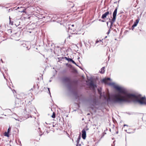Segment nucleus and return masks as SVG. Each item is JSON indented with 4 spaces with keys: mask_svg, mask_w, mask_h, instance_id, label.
I'll use <instances>...</instances> for the list:
<instances>
[{
    "mask_svg": "<svg viewBox=\"0 0 146 146\" xmlns=\"http://www.w3.org/2000/svg\"><path fill=\"white\" fill-rule=\"evenodd\" d=\"M114 88L119 92V94L113 96V100L115 102L122 103L132 101L138 102L141 104H146V98L145 97L140 98L139 96L128 93L124 89L117 86H115Z\"/></svg>",
    "mask_w": 146,
    "mask_h": 146,
    "instance_id": "nucleus-1",
    "label": "nucleus"
},
{
    "mask_svg": "<svg viewBox=\"0 0 146 146\" xmlns=\"http://www.w3.org/2000/svg\"><path fill=\"white\" fill-rule=\"evenodd\" d=\"M117 11V8H116L113 13V18L110 21L111 24H112L114 22L116 19V17Z\"/></svg>",
    "mask_w": 146,
    "mask_h": 146,
    "instance_id": "nucleus-2",
    "label": "nucleus"
},
{
    "mask_svg": "<svg viewBox=\"0 0 146 146\" xmlns=\"http://www.w3.org/2000/svg\"><path fill=\"white\" fill-rule=\"evenodd\" d=\"M76 26L75 27H72L71 26H69V31L71 34H75L76 32Z\"/></svg>",
    "mask_w": 146,
    "mask_h": 146,
    "instance_id": "nucleus-3",
    "label": "nucleus"
},
{
    "mask_svg": "<svg viewBox=\"0 0 146 146\" xmlns=\"http://www.w3.org/2000/svg\"><path fill=\"white\" fill-rule=\"evenodd\" d=\"M62 81L65 82H69L70 81V79L69 77H65L63 78Z\"/></svg>",
    "mask_w": 146,
    "mask_h": 146,
    "instance_id": "nucleus-4",
    "label": "nucleus"
},
{
    "mask_svg": "<svg viewBox=\"0 0 146 146\" xmlns=\"http://www.w3.org/2000/svg\"><path fill=\"white\" fill-rule=\"evenodd\" d=\"M82 138L85 139L86 137V133L84 129H83L82 131Z\"/></svg>",
    "mask_w": 146,
    "mask_h": 146,
    "instance_id": "nucleus-5",
    "label": "nucleus"
},
{
    "mask_svg": "<svg viewBox=\"0 0 146 146\" xmlns=\"http://www.w3.org/2000/svg\"><path fill=\"white\" fill-rule=\"evenodd\" d=\"M139 22V20L138 19H137L134 22V24L132 26V27H131L132 29L133 30L134 27L137 25L138 24V23Z\"/></svg>",
    "mask_w": 146,
    "mask_h": 146,
    "instance_id": "nucleus-6",
    "label": "nucleus"
},
{
    "mask_svg": "<svg viewBox=\"0 0 146 146\" xmlns=\"http://www.w3.org/2000/svg\"><path fill=\"white\" fill-rule=\"evenodd\" d=\"M110 14V12L109 11H107L105 13H104V14L102 15L101 18L102 19H105L106 17V16L109 15Z\"/></svg>",
    "mask_w": 146,
    "mask_h": 146,
    "instance_id": "nucleus-7",
    "label": "nucleus"
},
{
    "mask_svg": "<svg viewBox=\"0 0 146 146\" xmlns=\"http://www.w3.org/2000/svg\"><path fill=\"white\" fill-rule=\"evenodd\" d=\"M90 86L92 88L93 90L95 87H96V86L94 84V82L92 81H91L90 83Z\"/></svg>",
    "mask_w": 146,
    "mask_h": 146,
    "instance_id": "nucleus-8",
    "label": "nucleus"
},
{
    "mask_svg": "<svg viewBox=\"0 0 146 146\" xmlns=\"http://www.w3.org/2000/svg\"><path fill=\"white\" fill-rule=\"evenodd\" d=\"M110 80V78H105L102 80V82H104L105 84H107L108 81Z\"/></svg>",
    "mask_w": 146,
    "mask_h": 146,
    "instance_id": "nucleus-9",
    "label": "nucleus"
},
{
    "mask_svg": "<svg viewBox=\"0 0 146 146\" xmlns=\"http://www.w3.org/2000/svg\"><path fill=\"white\" fill-rule=\"evenodd\" d=\"M105 67H103L101 69V71H100V73L102 74H104L105 72Z\"/></svg>",
    "mask_w": 146,
    "mask_h": 146,
    "instance_id": "nucleus-10",
    "label": "nucleus"
},
{
    "mask_svg": "<svg viewBox=\"0 0 146 146\" xmlns=\"http://www.w3.org/2000/svg\"><path fill=\"white\" fill-rule=\"evenodd\" d=\"M98 93L100 95V96H101V91H102V89L101 88H98Z\"/></svg>",
    "mask_w": 146,
    "mask_h": 146,
    "instance_id": "nucleus-11",
    "label": "nucleus"
},
{
    "mask_svg": "<svg viewBox=\"0 0 146 146\" xmlns=\"http://www.w3.org/2000/svg\"><path fill=\"white\" fill-rule=\"evenodd\" d=\"M9 133H8L7 132H5L4 133V135L5 136H6L8 137H9Z\"/></svg>",
    "mask_w": 146,
    "mask_h": 146,
    "instance_id": "nucleus-12",
    "label": "nucleus"
},
{
    "mask_svg": "<svg viewBox=\"0 0 146 146\" xmlns=\"http://www.w3.org/2000/svg\"><path fill=\"white\" fill-rule=\"evenodd\" d=\"M51 117L53 118H55V112H53V113L52 115L51 116Z\"/></svg>",
    "mask_w": 146,
    "mask_h": 146,
    "instance_id": "nucleus-13",
    "label": "nucleus"
},
{
    "mask_svg": "<svg viewBox=\"0 0 146 146\" xmlns=\"http://www.w3.org/2000/svg\"><path fill=\"white\" fill-rule=\"evenodd\" d=\"M11 127H9L8 129H7V132L8 133H9L10 131L11 130Z\"/></svg>",
    "mask_w": 146,
    "mask_h": 146,
    "instance_id": "nucleus-14",
    "label": "nucleus"
},
{
    "mask_svg": "<svg viewBox=\"0 0 146 146\" xmlns=\"http://www.w3.org/2000/svg\"><path fill=\"white\" fill-rule=\"evenodd\" d=\"M71 62L74 64H75V65H76V63H75V62L73 60H72L71 61Z\"/></svg>",
    "mask_w": 146,
    "mask_h": 146,
    "instance_id": "nucleus-15",
    "label": "nucleus"
},
{
    "mask_svg": "<svg viewBox=\"0 0 146 146\" xmlns=\"http://www.w3.org/2000/svg\"><path fill=\"white\" fill-rule=\"evenodd\" d=\"M69 26H72V27H75V25H74L73 24H70V25H69Z\"/></svg>",
    "mask_w": 146,
    "mask_h": 146,
    "instance_id": "nucleus-16",
    "label": "nucleus"
},
{
    "mask_svg": "<svg viewBox=\"0 0 146 146\" xmlns=\"http://www.w3.org/2000/svg\"><path fill=\"white\" fill-rule=\"evenodd\" d=\"M26 9H24V10L20 11L21 12H24V13H26V11H25V10H26Z\"/></svg>",
    "mask_w": 146,
    "mask_h": 146,
    "instance_id": "nucleus-17",
    "label": "nucleus"
},
{
    "mask_svg": "<svg viewBox=\"0 0 146 146\" xmlns=\"http://www.w3.org/2000/svg\"><path fill=\"white\" fill-rule=\"evenodd\" d=\"M72 60V59L69 58H68L67 60L68 61L71 62V61Z\"/></svg>",
    "mask_w": 146,
    "mask_h": 146,
    "instance_id": "nucleus-18",
    "label": "nucleus"
},
{
    "mask_svg": "<svg viewBox=\"0 0 146 146\" xmlns=\"http://www.w3.org/2000/svg\"><path fill=\"white\" fill-rule=\"evenodd\" d=\"M115 141H113V144L111 145V146H114L115 145Z\"/></svg>",
    "mask_w": 146,
    "mask_h": 146,
    "instance_id": "nucleus-19",
    "label": "nucleus"
},
{
    "mask_svg": "<svg viewBox=\"0 0 146 146\" xmlns=\"http://www.w3.org/2000/svg\"><path fill=\"white\" fill-rule=\"evenodd\" d=\"M100 41V42L101 41V40H100V41H99L98 40H96V43H98Z\"/></svg>",
    "mask_w": 146,
    "mask_h": 146,
    "instance_id": "nucleus-20",
    "label": "nucleus"
},
{
    "mask_svg": "<svg viewBox=\"0 0 146 146\" xmlns=\"http://www.w3.org/2000/svg\"><path fill=\"white\" fill-rule=\"evenodd\" d=\"M110 29H109V30H108V32L107 33L108 34H108H109L110 33Z\"/></svg>",
    "mask_w": 146,
    "mask_h": 146,
    "instance_id": "nucleus-21",
    "label": "nucleus"
},
{
    "mask_svg": "<svg viewBox=\"0 0 146 146\" xmlns=\"http://www.w3.org/2000/svg\"><path fill=\"white\" fill-rule=\"evenodd\" d=\"M72 3V6L71 7L72 8L74 7V4L73 3Z\"/></svg>",
    "mask_w": 146,
    "mask_h": 146,
    "instance_id": "nucleus-22",
    "label": "nucleus"
},
{
    "mask_svg": "<svg viewBox=\"0 0 146 146\" xmlns=\"http://www.w3.org/2000/svg\"><path fill=\"white\" fill-rule=\"evenodd\" d=\"M64 58H65V59H66V60H68V58H67V57H64Z\"/></svg>",
    "mask_w": 146,
    "mask_h": 146,
    "instance_id": "nucleus-23",
    "label": "nucleus"
},
{
    "mask_svg": "<svg viewBox=\"0 0 146 146\" xmlns=\"http://www.w3.org/2000/svg\"><path fill=\"white\" fill-rule=\"evenodd\" d=\"M48 91L50 93V89L49 88H48Z\"/></svg>",
    "mask_w": 146,
    "mask_h": 146,
    "instance_id": "nucleus-24",
    "label": "nucleus"
},
{
    "mask_svg": "<svg viewBox=\"0 0 146 146\" xmlns=\"http://www.w3.org/2000/svg\"><path fill=\"white\" fill-rule=\"evenodd\" d=\"M124 127H125V126H128L126 125H123Z\"/></svg>",
    "mask_w": 146,
    "mask_h": 146,
    "instance_id": "nucleus-25",
    "label": "nucleus"
},
{
    "mask_svg": "<svg viewBox=\"0 0 146 146\" xmlns=\"http://www.w3.org/2000/svg\"><path fill=\"white\" fill-rule=\"evenodd\" d=\"M9 30L11 32V30L10 29V30Z\"/></svg>",
    "mask_w": 146,
    "mask_h": 146,
    "instance_id": "nucleus-26",
    "label": "nucleus"
},
{
    "mask_svg": "<svg viewBox=\"0 0 146 146\" xmlns=\"http://www.w3.org/2000/svg\"><path fill=\"white\" fill-rule=\"evenodd\" d=\"M78 145H79L77 144L76 145V146H78Z\"/></svg>",
    "mask_w": 146,
    "mask_h": 146,
    "instance_id": "nucleus-27",
    "label": "nucleus"
}]
</instances>
